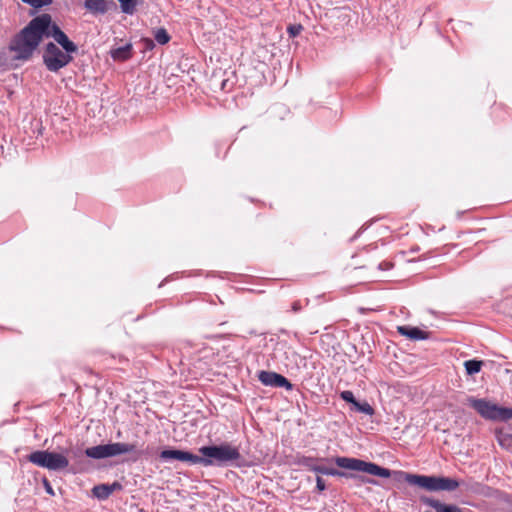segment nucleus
I'll return each instance as SVG.
<instances>
[{
  "instance_id": "obj_8",
  "label": "nucleus",
  "mask_w": 512,
  "mask_h": 512,
  "mask_svg": "<svg viewBox=\"0 0 512 512\" xmlns=\"http://www.w3.org/2000/svg\"><path fill=\"white\" fill-rule=\"evenodd\" d=\"M44 36L53 37L67 53H74L77 51L76 44L69 40L67 35L56 24H52V21L50 22V28Z\"/></svg>"
},
{
  "instance_id": "obj_12",
  "label": "nucleus",
  "mask_w": 512,
  "mask_h": 512,
  "mask_svg": "<svg viewBox=\"0 0 512 512\" xmlns=\"http://www.w3.org/2000/svg\"><path fill=\"white\" fill-rule=\"evenodd\" d=\"M321 474L324 475H331V476H338V477H347V478H357L361 480L363 483H368L371 485H378V481L372 478L364 477V476H358L354 474H348L346 472L334 469V468H327L324 466V468L321 471Z\"/></svg>"
},
{
  "instance_id": "obj_18",
  "label": "nucleus",
  "mask_w": 512,
  "mask_h": 512,
  "mask_svg": "<svg viewBox=\"0 0 512 512\" xmlns=\"http://www.w3.org/2000/svg\"><path fill=\"white\" fill-rule=\"evenodd\" d=\"M123 13L132 15L135 12L138 0H118Z\"/></svg>"
},
{
  "instance_id": "obj_3",
  "label": "nucleus",
  "mask_w": 512,
  "mask_h": 512,
  "mask_svg": "<svg viewBox=\"0 0 512 512\" xmlns=\"http://www.w3.org/2000/svg\"><path fill=\"white\" fill-rule=\"evenodd\" d=\"M199 453L201 456H198L197 464L204 467L238 465V462L242 459L239 448L228 442H223L220 445L202 446L199 448Z\"/></svg>"
},
{
  "instance_id": "obj_32",
  "label": "nucleus",
  "mask_w": 512,
  "mask_h": 512,
  "mask_svg": "<svg viewBox=\"0 0 512 512\" xmlns=\"http://www.w3.org/2000/svg\"><path fill=\"white\" fill-rule=\"evenodd\" d=\"M510 439L512 440V435L510 436Z\"/></svg>"
},
{
  "instance_id": "obj_9",
  "label": "nucleus",
  "mask_w": 512,
  "mask_h": 512,
  "mask_svg": "<svg viewBox=\"0 0 512 512\" xmlns=\"http://www.w3.org/2000/svg\"><path fill=\"white\" fill-rule=\"evenodd\" d=\"M468 405L474 408L482 417L495 420L497 405L485 400L470 397L467 399Z\"/></svg>"
},
{
  "instance_id": "obj_6",
  "label": "nucleus",
  "mask_w": 512,
  "mask_h": 512,
  "mask_svg": "<svg viewBox=\"0 0 512 512\" xmlns=\"http://www.w3.org/2000/svg\"><path fill=\"white\" fill-rule=\"evenodd\" d=\"M43 61L49 71L57 72L72 61V56L50 42L46 45L43 53Z\"/></svg>"
},
{
  "instance_id": "obj_17",
  "label": "nucleus",
  "mask_w": 512,
  "mask_h": 512,
  "mask_svg": "<svg viewBox=\"0 0 512 512\" xmlns=\"http://www.w3.org/2000/svg\"><path fill=\"white\" fill-rule=\"evenodd\" d=\"M482 361L479 360H467L464 363L466 372L468 375H473L478 373L481 370L482 367Z\"/></svg>"
},
{
  "instance_id": "obj_5",
  "label": "nucleus",
  "mask_w": 512,
  "mask_h": 512,
  "mask_svg": "<svg viewBox=\"0 0 512 512\" xmlns=\"http://www.w3.org/2000/svg\"><path fill=\"white\" fill-rule=\"evenodd\" d=\"M29 462L49 470H62L68 467L69 461L62 454L37 450L27 456Z\"/></svg>"
},
{
  "instance_id": "obj_23",
  "label": "nucleus",
  "mask_w": 512,
  "mask_h": 512,
  "mask_svg": "<svg viewBox=\"0 0 512 512\" xmlns=\"http://www.w3.org/2000/svg\"><path fill=\"white\" fill-rule=\"evenodd\" d=\"M24 3H27L35 8H41L43 6H47L51 4L52 0H21Z\"/></svg>"
},
{
  "instance_id": "obj_25",
  "label": "nucleus",
  "mask_w": 512,
  "mask_h": 512,
  "mask_svg": "<svg viewBox=\"0 0 512 512\" xmlns=\"http://www.w3.org/2000/svg\"><path fill=\"white\" fill-rule=\"evenodd\" d=\"M303 27L302 25L300 24H297V25H290L288 28H287V31L289 33V35L291 37H296L297 35L300 34V32L302 31Z\"/></svg>"
},
{
  "instance_id": "obj_11",
  "label": "nucleus",
  "mask_w": 512,
  "mask_h": 512,
  "mask_svg": "<svg viewBox=\"0 0 512 512\" xmlns=\"http://www.w3.org/2000/svg\"><path fill=\"white\" fill-rule=\"evenodd\" d=\"M397 331L411 340H425L428 339L429 333L417 327L411 326H398Z\"/></svg>"
},
{
  "instance_id": "obj_13",
  "label": "nucleus",
  "mask_w": 512,
  "mask_h": 512,
  "mask_svg": "<svg viewBox=\"0 0 512 512\" xmlns=\"http://www.w3.org/2000/svg\"><path fill=\"white\" fill-rule=\"evenodd\" d=\"M111 57L115 61H125L132 56V44L128 43L124 46L114 48L110 51Z\"/></svg>"
},
{
  "instance_id": "obj_31",
  "label": "nucleus",
  "mask_w": 512,
  "mask_h": 512,
  "mask_svg": "<svg viewBox=\"0 0 512 512\" xmlns=\"http://www.w3.org/2000/svg\"><path fill=\"white\" fill-rule=\"evenodd\" d=\"M300 309H301L300 302L295 301V302L292 304V310H293L294 312H298Z\"/></svg>"
},
{
  "instance_id": "obj_4",
  "label": "nucleus",
  "mask_w": 512,
  "mask_h": 512,
  "mask_svg": "<svg viewBox=\"0 0 512 512\" xmlns=\"http://www.w3.org/2000/svg\"><path fill=\"white\" fill-rule=\"evenodd\" d=\"M84 453L87 457L92 459H104L127 453H136L137 457H140L143 454L142 451H137L136 444L122 442L89 447Z\"/></svg>"
},
{
  "instance_id": "obj_21",
  "label": "nucleus",
  "mask_w": 512,
  "mask_h": 512,
  "mask_svg": "<svg viewBox=\"0 0 512 512\" xmlns=\"http://www.w3.org/2000/svg\"><path fill=\"white\" fill-rule=\"evenodd\" d=\"M509 420L512 419V409L511 408H502L497 406L495 420Z\"/></svg>"
},
{
  "instance_id": "obj_7",
  "label": "nucleus",
  "mask_w": 512,
  "mask_h": 512,
  "mask_svg": "<svg viewBox=\"0 0 512 512\" xmlns=\"http://www.w3.org/2000/svg\"><path fill=\"white\" fill-rule=\"evenodd\" d=\"M259 381L265 386L271 387H284L287 390H292L293 385L288 381L287 378L271 371H260L258 374Z\"/></svg>"
},
{
  "instance_id": "obj_27",
  "label": "nucleus",
  "mask_w": 512,
  "mask_h": 512,
  "mask_svg": "<svg viewBox=\"0 0 512 512\" xmlns=\"http://www.w3.org/2000/svg\"><path fill=\"white\" fill-rule=\"evenodd\" d=\"M316 488L320 492H322L326 489L325 482L320 476L316 477Z\"/></svg>"
},
{
  "instance_id": "obj_22",
  "label": "nucleus",
  "mask_w": 512,
  "mask_h": 512,
  "mask_svg": "<svg viewBox=\"0 0 512 512\" xmlns=\"http://www.w3.org/2000/svg\"><path fill=\"white\" fill-rule=\"evenodd\" d=\"M420 501L423 503V504H426L432 508H434L436 510V512H438L441 507L444 505L443 503H441L440 501L438 500H435L433 498H430V497H427V496H421L420 497Z\"/></svg>"
},
{
  "instance_id": "obj_2",
  "label": "nucleus",
  "mask_w": 512,
  "mask_h": 512,
  "mask_svg": "<svg viewBox=\"0 0 512 512\" xmlns=\"http://www.w3.org/2000/svg\"><path fill=\"white\" fill-rule=\"evenodd\" d=\"M50 22L51 16L49 14H41L33 18L27 26L11 39L9 50L15 53L16 59L28 60L32 56L50 28Z\"/></svg>"
},
{
  "instance_id": "obj_28",
  "label": "nucleus",
  "mask_w": 512,
  "mask_h": 512,
  "mask_svg": "<svg viewBox=\"0 0 512 512\" xmlns=\"http://www.w3.org/2000/svg\"><path fill=\"white\" fill-rule=\"evenodd\" d=\"M143 43H144V47L145 49H148V50H151L154 48V42L152 39H149V38H144L143 40Z\"/></svg>"
},
{
  "instance_id": "obj_1",
  "label": "nucleus",
  "mask_w": 512,
  "mask_h": 512,
  "mask_svg": "<svg viewBox=\"0 0 512 512\" xmlns=\"http://www.w3.org/2000/svg\"><path fill=\"white\" fill-rule=\"evenodd\" d=\"M334 461L338 467L343 469L364 472L382 478L393 476L396 481H405L409 485L419 487L429 492H451L460 486V483L453 478L412 474L404 471H391L373 462H367L358 458L336 457Z\"/></svg>"
},
{
  "instance_id": "obj_10",
  "label": "nucleus",
  "mask_w": 512,
  "mask_h": 512,
  "mask_svg": "<svg viewBox=\"0 0 512 512\" xmlns=\"http://www.w3.org/2000/svg\"><path fill=\"white\" fill-rule=\"evenodd\" d=\"M162 460H178L182 462H188L192 465L197 464L198 455H195L189 451H182L176 449H166L160 453Z\"/></svg>"
},
{
  "instance_id": "obj_16",
  "label": "nucleus",
  "mask_w": 512,
  "mask_h": 512,
  "mask_svg": "<svg viewBox=\"0 0 512 512\" xmlns=\"http://www.w3.org/2000/svg\"><path fill=\"white\" fill-rule=\"evenodd\" d=\"M93 495L99 500H105L112 494L109 484L96 485L92 489Z\"/></svg>"
},
{
  "instance_id": "obj_20",
  "label": "nucleus",
  "mask_w": 512,
  "mask_h": 512,
  "mask_svg": "<svg viewBox=\"0 0 512 512\" xmlns=\"http://www.w3.org/2000/svg\"><path fill=\"white\" fill-rule=\"evenodd\" d=\"M154 38L161 45L168 43L170 40V36H169L168 32L166 31V29H164V28L157 29L154 32Z\"/></svg>"
},
{
  "instance_id": "obj_19",
  "label": "nucleus",
  "mask_w": 512,
  "mask_h": 512,
  "mask_svg": "<svg viewBox=\"0 0 512 512\" xmlns=\"http://www.w3.org/2000/svg\"><path fill=\"white\" fill-rule=\"evenodd\" d=\"M353 406H354V409L358 412L364 413L369 416L374 414L373 407L366 401H364V402L356 401Z\"/></svg>"
},
{
  "instance_id": "obj_30",
  "label": "nucleus",
  "mask_w": 512,
  "mask_h": 512,
  "mask_svg": "<svg viewBox=\"0 0 512 512\" xmlns=\"http://www.w3.org/2000/svg\"><path fill=\"white\" fill-rule=\"evenodd\" d=\"M109 487H110V489H112V493H113L115 490L121 489V484L118 482H114L113 484H109Z\"/></svg>"
},
{
  "instance_id": "obj_15",
  "label": "nucleus",
  "mask_w": 512,
  "mask_h": 512,
  "mask_svg": "<svg viewBox=\"0 0 512 512\" xmlns=\"http://www.w3.org/2000/svg\"><path fill=\"white\" fill-rule=\"evenodd\" d=\"M105 1L106 0H85L84 7L92 13L105 14L107 12Z\"/></svg>"
},
{
  "instance_id": "obj_24",
  "label": "nucleus",
  "mask_w": 512,
  "mask_h": 512,
  "mask_svg": "<svg viewBox=\"0 0 512 512\" xmlns=\"http://www.w3.org/2000/svg\"><path fill=\"white\" fill-rule=\"evenodd\" d=\"M340 397L341 399H343L344 401L348 402V403H351L352 405L355 404V402L357 401L354 397V394L352 391L350 390H345V391H342L340 393Z\"/></svg>"
},
{
  "instance_id": "obj_14",
  "label": "nucleus",
  "mask_w": 512,
  "mask_h": 512,
  "mask_svg": "<svg viewBox=\"0 0 512 512\" xmlns=\"http://www.w3.org/2000/svg\"><path fill=\"white\" fill-rule=\"evenodd\" d=\"M325 459H318V458H313V457H301L299 458L298 460V464L300 466H303L304 468L310 470V471H313V472H316V473H320L321 474V471L322 469L324 468V466L318 464L320 461H324Z\"/></svg>"
},
{
  "instance_id": "obj_29",
  "label": "nucleus",
  "mask_w": 512,
  "mask_h": 512,
  "mask_svg": "<svg viewBox=\"0 0 512 512\" xmlns=\"http://www.w3.org/2000/svg\"><path fill=\"white\" fill-rule=\"evenodd\" d=\"M44 485H45L47 493L54 495V491L46 479L44 480Z\"/></svg>"
},
{
  "instance_id": "obj_26",
  "label": "nucleus",
  "mask_w": 512,
  "mask_h": 512,
  "mask_svg": "<svg viewBox=\"0 0 512 512\" xmlns=\"http://www.w3.org/2000/svg\"><path fill=\"white\" fill-rule=\"evenodd\" d=\"M438 512H462L461 509L455 505L444 504Z\"/></svg>"
}]
</instances>
